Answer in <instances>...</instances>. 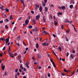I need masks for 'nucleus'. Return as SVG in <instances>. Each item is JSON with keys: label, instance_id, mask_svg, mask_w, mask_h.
<instances>
[{"label": "nucleus", "instance_id": "10", "mask_svg": "<svg viewBox=\"0 0 78 78\" xmlns=\"http://www.w3.org/2000/svg\"><path fill=\"white\" fill-rule=\"evenodd\" d=\"M43 33H44V34H45L46 35H48V32L46 31H44L43 32Z\"/></svg>", "mask_w": 78, "mask_h": 78}, {"label": "nucleus", "instance_id": "17", "mask_svg": "<svg viewBox=\"0 0 78 78\" xmlns=\"http://www.w3.org/2000/svg\"><path fill=\"white\" fill-rule=\"evenodd\" d=\"M35 7H36V8H39V5L37 4H35Z\"/></svg>", "mask_w": 78, "mask_h": 78}, {"label": "nucleus", "instance_id": "13", "mask_svg": "<svg viewBox=\"0 0 78 78\" xmlns=\"http://www.w3.org/2000/svg\"><path fill=\"white\" fill-rule=\"evenodd\" d=\"M66 9V7L64 6H62V10H65Z\"/></svg>", "mask_w": 78, "mask_h": 78}, {"label": "nucleus", "instance_id": "23", "mask_svg": "<svg viewBox=\"0 0 78 78\" xmlns=\"http://www.w3.org/2000/svg\"><path fill=\"white\" fill-rule=\"evenodd\" d=\"M13 19V18L12 17V15H10V20H12Z\"/></svg>", "mask_w": 78, "mask_h": 78}, {"label": "nucleus", "instance_id": "57", "mask_svg": "<svg viewBox=\"0 0 78 78\" xmlns=\"http://www.w3.org/2000/svg\"><path fill=\"white\" fill-rule=\"evenodd\" d=\"M15 72H18V70H17V69H16L15 70Z\"/></svg>", "mask_w": 78, "mask_h": 78}, {"label": "nucleus", "instance_id": "15", "mask_svg": "<svg viewBox=\"0 0 78 78\" xmlns=\"http://www.w3.org/2000/svg\"><path fill=\"white\" fill-rule=\"evenodd\" d=\"M33 22L34 23V25H35L36 24V20H35V19L33 20Z\"/></svg>", "mask_w": 78, "mask_h": 78}, {"label": "nucleus", "instance_id": "44", "mask_svg": "<svg viewBox=\"0 0 78 78\" xmlns=\"http://www.w3.org/2000/svg\"><path fill=\"white\" fill-rule=\"evenodd\" d=\"M71 71L70 70H69L67 71V73H69L70 72H71Z\"/></svg>", "mask_w": 78, "mask_h": 78}, {"label": "nucleus", "instance_id": "30", "mask_svg": "<svg viewBox=\"0 0 78 78\" xmlns=\"http://www.w3.org/2000/svg\"><path fill=\"white\" fill-rule=\"evenodd\" d=\"M65 38L66 39V41H69V39L67 38V36H65Z\"/></svg>", "mask_w": 78, "mask_h": 78}, {"label": "nucleus", "instance_id": "37", "mask_svg": "<svg viewBox=\"0 0 78 78\" xmlns=\"http://www.w3.org/2000/svg\"><path fill=\"white\" fill-rule=\"evenodd\" d=\"M58 47L59 49V51H62V50L61 49V48L60 46L59 47Z\"/></svg>", "mask_w": 78, "mask_h": 78}, {"label": "nucleus", "instance_id": "38", "mask_svg": "<svg viewBox=\"0 0 78 78\" xmlns=\"http://www.w3.org/2000/svg\"><path fill=\"white\" fill-rule=\"evenodd\" d=\"M48 77H50V76H51V74H50V73H48Z\"/></svg>", "mask_w": 78, "mask_h": 78}, {"label": "nucleus", "instance_id": "60", "mask_svg": "<svg viewBox=\"0 0 78 78\" xmlns=\"http://www.w3.org/2000/svg\"><path fill=\"white\" fill-rule=\"evenodd\" d=\"M28 50V47L26 48V51H27V50Z\"/></svg>", "mask_w": 78, "mask_h": 78}, {"label": "nucleus", "instance_id": "64", "mask_svg": "<svg viewBox=\"0 0 78 78\" xmlns=\"http://www.w3.org/2000/svg\"><path fill=\"white\" fill-rule=\"evenodd\" d=\"M24 72H26V68H24Z\"/></svg>", "mask_w": 78, "mask_h": 78}, {"label": "nucleus", "instance_id": "4", "mask_svg": "<svg viewBox=\"0 0 78 78\" xmlns=\"http://www.w3.org/2000/svg\"><path fill=\"white\" fill-rule=\"evenodd\" d=\"M10 56H11L12 58H14V54L13 53H11L9 54Z\"/></svg>", "mask_w": 78, "mask_h": 78}, {"label": "nucleus", "instance_id": "32", "mask_svg": "<svg viewBox=\"0 0 78 78\" xmlns=\"http://www.w3.org/2000/svg\"><path fill=\"white\" fill-rule=\"evenodd\" d=\"M54 23L55 25H58V22H57L56 21H55Z\"/></svg>", "mask_w": 78, "mask_h": 78}, {"label": "nucleus", "instance_id": "24", "mask_svg": "<svg viewBox=\"0 0 78 78\" xmlns=\"http://www.w3.org/2000/svg\"><path fill=\"white\" fill-rule=\"evenodd\" d=\"M73 5H69V8H70V9H72L73 8Z\"/></svg>", "mask_w": 78, "mask_h": 78}, {"label": "nucleus", "instance_id": "61", "mask_svg": "<svg viewBox=\"0 0 78 78\" xmlns=\"http://www.w3.org/2000/svg\"><path fill=\"white\" fill-rule=\"evenodd\" d=\"M53 36H54V37H56V35H55V34H53Z\"/></svg>", "mask_w": 78, "mask_h": 78}, {"label": "nucleus", "instance_id": "45", "mask_svg": "<svg viewBox=\"0 0 78 78\" xmlns=\"http://www.w3.org/2000/svg\"><path fill=\"white\" fill-rule=\"evenodd\" d=\"M3 23V20L0 21V23Z\"/></svg>", "mask_w": 78, "mask_h": 78}, {"label": "nucleus", "instance_id": "12", "mask_svg": "<svg viewBox=\"0 0 78 78\" xmlns=\"http://www.w3.org/2000/svg\"><path fill=\"white\" fill-rule=\"evenodd\" d=\"M43 9L42 8V7L40 6L39 7V9L40 12H42V9Z\"/></svg>", "mask_w": 78, "mask_h": 78}, {"label": "nucleus", "instance_id": "58", "mask_svg": "<svg viewBox=\"0 0 78 78\" xmlns=\"http://www.w3.org/2000/svg\"><path fill=\"white\" fill-rule=\"evenodd\" d=\"M74 30H75V31L76 32V33L77 31H76V29H75V27L74 28Z\"/></svg>", "mask_w": 78, "mask_h": 78}, {"label": "nucleus", "instance_id": "54", "mask_svg": "<svg viewBox=\"0 0 78 78\" xmlns=\"http://www.w3.org/2000/svg\"><path fill=\"white\" fill-rule=\"evenodd\" d=\"M62 6H61V7L59 6L58 7V8H59V9H62Z\"/></svg>", "mask_w": 78, "mask_h": 78}, {"label": "nucleus", "instance_id": "40", "mask_svg": "<svg viewBox=\"0 0 78 78\" xmlns=\"http://www.w3.org/2000/svg\"><path fill=\"white\" fill-rule=\"evenodd\" d=\"M64 72H66L67 73V70H66V69H64Z\"/></svg>", "mask_w": 78, "mask_h": 78}, {"label": "nucleus", "instance_id": "18", "mask_svg": "<svg viewBox=\"0 0 78 78\" xmlns=\"http://www.w3.org/2000/svg\"><path fill=\"white\" fill-rule=\"evenodd\" d=\"M34 30L35 31L37 32V30H38V28L37 27H35L34 28Z\"/></svg>", "mask_w": 78, "mask_h": 78}, {"label": "nucleus", "instance_id": "62", "mask_svg": "<svg viewBox=\"0 0 78 78\" xmlns=\"http://www.w3.org/2000/svg\"><path fill=\"white\" fill-rule=\"evenodd\" d=\"M15 22H13L12 23V25H14V24Z\"/></svg>", "mask_w": 78, "mask_h": 78}, {"label": "nucleus", "instance_id": "9", "mask_svg": "<svg viewBox=\"0 0 78 78\" xmlns=\"http://www.w3.org/2000/svg\"><path fill=\"white\" fill-rule=\"evenodd\" d=\"M62 12H59L57 13V16H58V17H59L60 16L59 15H62Z\"/></svg>", "mask_w": 78, "mask_h": 78}, {"label": "nucleus", "instance_id": "63", "mask_svg": "<svg viewBox=\"0 0 78 78\" xmlns=\"http://www.w3.org/2000/svg\"><path fill=\"white\" fill-rule=\"evenodd\" d=\"M62 61H65V59L64 58H62Z\"/></svg>", "mask_w": 78, "mask_h": 78}, {"label": "nucleus", "instance_id": "16", "mask_svg": "<svg viewBox=\"0 0 78 78\" xmlns=\"http://www.w3.org/2000/svg\"><path fill=\"white\" fill-rule=\"evenodd\" d=\"M44 9H45V12H48V8H47V7H45L44 8Z\"/></svg>", "mask_w": 78, "mask_h": 78}, {"label": "nucleus", "instance_id": "39", "mask_svg": "<svg viewBox=\"0 0 78 78\" xmlns=\"http://www.w3.org/2000/svg\"><path fill=\"white\" fill-rule=\"evenodd\" d=\"M31 12L32 14H34V12L33 11H31Z\"/></svg>", "mask_w": 78, "mask_h": 78}, {"label": "nucleus", "instance_id": "34", "mask_svg": "<svg viewBox=\"0 0 78 78\" xmlns=\"http://www.w3.org/2000/svg\"><path fill=\"white\" fill-rule=\"evenodd\" d=\"M66 32L67 34H69V33H70V31H69V30H66Z\"/></svg>", "mask_w": 78, "mask_h": 78}, {"label": "nucleus", "instance_id": "35", "mask_svg": "<svg viewBox=\"0 0 78 78\" xmlns=\"http://www.w3.org/2000/svg\"><path fill=\"white\" fill-rule=\"evenodd\" d=\"M5 27L6 29H8V26H7L6 25H5Z\"/></svg>", "mask_w": 78, "mask_h": 78}, {"label": "nucleus", "instance_id": "2", "mask_svg": "<svg viewBox=\"0 0 78 78\" xmlns=\"http://www.w3.org/2000/svg\"><path fill=\"white\" fill-rule=\"evenodd\" d=\"M1 66L2 67V70H5V66L2 63H1Z\"/></svg>", "mask_w": 78, "mask_h": 78}, {"label": "nucleus", "instance_id": "3", "mask_svg": "<svg viewBox=\"0 0 78 78\" xmlns=\"http://www.w3.org/2000/svg\"><path fill=\"white\" fill-rule=\"evenodd\" d=\"M25 23L26 25H28V23H29V20L26 19L25 21Z\"/></svg>", "mask_w": 78, "mask_h": 78}, {"label": "nucleus", "instance_id": "11", "mask_svg": "<svg viewBox=\"0 0 78 78\" xmlns=\"http://www.w3.org/2000/svg\"><path fill=\"white\" fill-rule=\"evenodd\" d=\"M74 58V56L73 54H71L70 56V58H71V59H73Z\"/></svg>", "mask_w": 78, "mask_h": 78}, {"label": "nucleus", "instance_id": "33", "mask_svg": "<svg viewBox=\"0 0 78 78\" xmlns=\"http://www.w3.org/2000/svg\"><path fill=\"white\" fill-rule=\"evenodd\" d=\"M5 21L6 22H9V20L8 19L6 18L5 19Z\"/></svg>", "mask_w": 78, "mask_h": 78}, {"label": "nucleus", "instance_id": "55", "mask_svg": "<svg viewBox=\"0 0 78 78\" xmlns=\"http://www.w3.org/2000/svg\"><path fill=\"white\" fill-rule=\"evenodd\" d=\"M53 53L54 55H55V56H56V55L55 53V52H54V51H53Z\"/></svg>", "mask_w": 78, "mask_h": 78}, {"label": "nucleus", "instance_id": "29", "mask_svg": "<svg viewBox=\"0 0 78 78\" xmlns=\"http://www.w3.org/2000/svg\"><path fill=\"white\" fill-rule=\"evenodd\" d=\"M52 65H53V66H54V67H55V68H56V65H55V63H54V62H52Z\"/></svg>", "mask_w": 78, "mask_h": 78}, {"label": "nucleus", "instance_id": "42", "mask_svg": "<svg viewBox=\"0 0 78 78\" xmlns=\"http://www.w3.org/2000/svg\"><path fill=\"white\" fill-rule=\"evenodd\" d=\"M69 23L70 24H71V23H73V22L72 21H69Z\"/></svg>", "mask_w": 78, "mask_h": 78}, {"label": "nucleus", "instance_id": "20", "mask_svg": "<svg viewBox=\"0 0 78 78\" xmlns=\"http://www.w3.org/2000/svg\"><path fill=\"white\" fill-rule=\"evenodd\" d=\"M8 72H6V71L5 72V73H4V76H7L8 75Z\"/></svg>", "mask_w": 78, "mask_h": 78}, {"label": "nucleus", "instance_id": "49", "mask_svg": "<svg viewBox=\"0 0 78 78\" xmlns=\"http://www.w3.org/2000/svg\"><path fill=\"white\" fill-rule=\"evenodd\" d=\"M66 55L67 56H68L69 55V53L68 52H67Z\"/></svg>", "mask_w": 78, "mask_h": 78}, {"label": "nucleus", "instance_id": "26", "mask_svg": "<svg viewBox=\"0 0 78 78\" xmlns=\"http://www.w3.org/2000/svg\"><path fill=\"white\" fill-rule=\"evenodd\" d=\"M21 58V55H19L18 56V60H20V58Z\"/></svg>", "mask_w": 78, "mask_h": 78}, {"label": "nucleus", "instance_id": "25", "mask_svg": "<svg viewBox=\"0 0 78 78\" xmlns=\"http://www.w3.org/2000/svg\"><path fill=\"white\" fill-rule=\"evenodd\" d=\"M28 28H33V26H32V25H30V26H28Z\"/></svg>", "mask_w": 78, "mask_h": 78}, {"label": "nucleus", "instance_id": "52", "mask_svg": "<svg viewBox=\"0 0 78 78\" xmlns=\"http://www.w3.org/2000/svg\"><path fill=\"white\" fill-rule=\"evenodd\" d=\"M47 0H44V3H47Z\"/></svg>", "mask_w": 78, "mask_h": 78}, {"label": "nucleus", "instance_id": "43", "mask_svg": "<svg viewBox=\"0 0 78 78\" xmlns=\"http://www.w3.org/2000/svg\"><path fill=\"white\" fill-rule=\"evenodd\" d=\"M50 6L51 8H53V7H54V5H51Z\"/></svg>", "mask_w": 78, "mask_h": 78}, {"label": "nucleus", "instance_id": "27", "mask_svg": "<svg viewBox=\"0 0 78 78\" xmlns=\"http://www.w3.org/2000/svg\"><path fill=\"white\" fill-rule=\"evenodd\" d=\"M20 36H19L18 37H17V39L18 41H20Z\"/></svg>", "mask_w": 78, "mask_h": 78}, {"label": "nucleus", "instance_id": "36", "mask_svg": "<svg viewBox=\"0 0 78 78\" xmlns=\"http://www.w3.org/2000/svg\"><path fill=\"white\" fill-rule=\"evenodd\" d=\"M16 27H14L13 30L14 31H16Z\"/></svg>", "mask_w": 78, "mask_h": 78}, {"label": "nucleus", "instance_id": "59", "mask_svg": "<svg viewBox=\"0 0 78 78\" xmlns=\"http://www.w3.org/2000/svg\"><path fill=\"white\" fill-rule=\"evenodd\" d=\"M19 71H20V72H22V69H19Z\"/></svg>", "mask_w": 78, "mask_h": 78}, {"label": "nucleus", "instance_id": "53", "mask_svg": "<svg viewBox=\"0 0 78 78\" xmlns=\"http://www.w3.org/2000/svg\"><path fill=\"white\" fill-rule=\"evenodd\" d=\"M50 60L51 62H52V64H53V62H53V60H52V59H50Z\"/></svg>", "mask_w": 78, "mask_h": 78}, {"label": "nucleus", "instance_id": "22", "mask_svg": "<svg viewBox=\"0 0 78 78\" xmlns=\"http://www.w3.org/2000/svg\"><path fill=\"white\" fill-rule=\"evenodd\" d=\"M5 9L6 12H9V9H8V8H6Z\"/></svg>", "mask_w": 78, "mask_h": 78}, {"label": "nucleus", "instance_id": "56", "mask_svg": "<svg viewBox=\"0 0 78 78\" xmlns=\"http://www.w3.org/2000/svg\"><path fill=\"white\" fill-rule=\"evenodd\" d=\"M20 1L21 2V3H23V2H24L23 0H20Z\"/></svg>", "mask_w": 78, "mask_h": 78}, {"label": "nucleus", "instance_id": "21", "mask_svg": "<svg viewBox=\"0 0 78 78\" xmlns=\"http://www.w3.org/2000/svg\"><path fill=\"white\" fill-rule=\"evenodd\" d=\"M37 57L38 58H39V59H41V55L40 54H38L37 56Z\"/></svg>", "mask_w": 78, "mask_h": 78}, {"label": "nucleus", "instance_id": "31", "mask_svg": "<svg viewBox=\"0 0 78 78\" xmlns=\"http://www.w3.org/2000/svg\"><path fill=\"white\" fill-rule=\"evenodd\" d=\"M29 64H30V63L29 62L26 63H25V65L26 66H28V65H29Z\"/></svg>", "mask_w": 78, "mask_h": 78}, {"label": "nucleus", "instance_id": "6", "mask_svg": "<svg viewBox=\"0 0 78 78\" xmlns=\"http://www.w3.org/2000/svg\"><path fill=\"white\" fill-rule=\"evenodd\" d=\"M42 45H43V46H48L49 44L48 43H43L42 44Z\"/></svg>", "mask_w": 78, "mask_h": 78}, {"label": "nucleus", "instance_id": "1", "mask_svg": "<svg viewBox=\"0 0 78 78\" xmlns=\"http://www.w3.org/2000/svg\"><path fill=\"white\" fill-rule=\"evenodd\" d=\"M9 38L10 37H9L8 38H6V39H5V45H7V44L9 42Z\"/></svg>", "mask_w": 78, "mask_h": 78}, {"label": "nucleus", "instance_id": "47", "mask_svg": "<svg viewBox=\"0 0 78 78\" xmlns=\"http://www.w3.org/2000/svg\"><path fill=\"white\" fill-rule=\"evenodd\" d=\"M4 17H6V18H7V17H8L7 16H6V14H4Z\"/></svg>", "mask_w": 78, "mask_h": 78}, {"label": "nucleus", "instance_id": "50", "mask_svg": "<svg viewBox=\"0 0 78 78\" xmlns=\"http://www.w3.org/2000/svg\"><path fill=\"white\" fill-rule=\"evenodd\" d=\"M6 48V47L5 46L2 49V50H5Z\"/></svg>", "mask_w": 78, "mask_h": 78}, {"label": "nucleus", "instance_id": "41", "mask_svg": "<svg viewBox=\"0 0 78 78\" xmlns=\"http://www.w3.org/2000/svg\"><path fill=\"white\" fill-rule=\"evenodd\" d=\"M23 6V7H24V8H25V4H24V3L23 2V3H22Z\"/></svg>", "mask_w": 78, "mask_h": 78}, {"label": "nucleus", "instance_id": "19", "mask_svg": "<svg viewBox=\"0 0 78 78\" xmlns=\"http://www.w3.org/2000/svg\"><path fill=\"white\" fill-rule=\"evenodd\" d=\"M20 68L22 69V70H23V66H22V64H21L20 65Z\"/></svg>", "mask_w": 78, "mask_h": 78}, {"label": "nucleus", "instance_id": "51", "mask_svg": "<svg viewBox=\"0 0 78 78\" xmlns=\"http://www.w3.org/2000/svg\"><path fill=\"white\" fill-rule=\"evenodd\" d=\"M2 56H3V53L0 54V56H1V57H2Z\"/></svg>", "mask_w": 78, "mask_h": 78}, {"label": "nucleus", "instance_id": "46", "mask_svg": "<svg viewBox=\"0 0 78 78\" xmlns=\"http://www.w3.org/2000/svg\"><path fill=\"white\" fill-rule=\"evenodd\" d=\"M61 75L62 76H64L65 75V74L62 73H61Z\"/></svg>", "mask_w": 78, "mask_h": 78}, {"label": "nucleus", "instance_id": "48", "mask_svg": "<svg viewBox=\"0 0 78 78\" xmlns=\"http://www.w3.org/2000/svg\"><path fill=\"white\" fill-rule=\"evenodd\" d=\"M16 45H18V46H20V43H16Z\"/></svg>", "mask_w": 78, "mask_h": 78}, {"label": "nucleus", "instance_id": "8", "mask_svg": "<svg viewBox=\"0 0 78 78\" xmlns=\"http://www.w3.org/2000/svg\"><path fill=\"white\" fill-rule=\"evenodd\" d=\"M45 16H44L42 18L44 22H46V20H45Z\"/></svg>", "mask_w": 78, "mask_h": 78}, {"label": "nucleus", "instance_id": "28", "mask_svg": "<svg viewBox=\"0 0 78 78\" xmlns=\"http://www.w3.org/2000/svg\"><path fill=\"white\" fill-rule=\"evenodd\" d=\"M36 47L37 48H38L39 47V44L37 43L36 44Z\"/></svg>", "mask_w": 78, "mask_h": 78}, {"label": "nucleus", "instance_id": "5", "mask_svg": "<svg viewBox=\"0 0 78 78\" xmlns=\"http://www.w3.org/2000/svg\"><path fill=\"white\" fill-rule=\"evenodd\" d=\"M39 18H40V15H38L37 16H36V20H38Z\"/></svg>", "mask_w": 78, "mask_h": 78}, {"label": "nucleus", "instance_id": "7", "mask_svg": "<svg viewBox=\"0 0 78 78\" xmlns=\"http://www.w3.org/2000/svg\"><path fill=\"white\" fill-rule=\"evenodd\" d=\"M42 6H43V7H45V6H46V3L44 2H42Z\"/></svg>", "mask_w": 78, "mask_h": 78}, {"label": "nucleus", "instance_id": "14", "mask_svg": "<svg viewBox=\"0 0 78 78\" xmlns=\"http://www.w3.org/2000/svg\"><path fill=\"white\" fill-rule=\"evenodd\" d=\"M0 40L1 41H5V38H0Z\"/></svg>", "mask_w": 78, "mask_h": 78}]
</instances>
